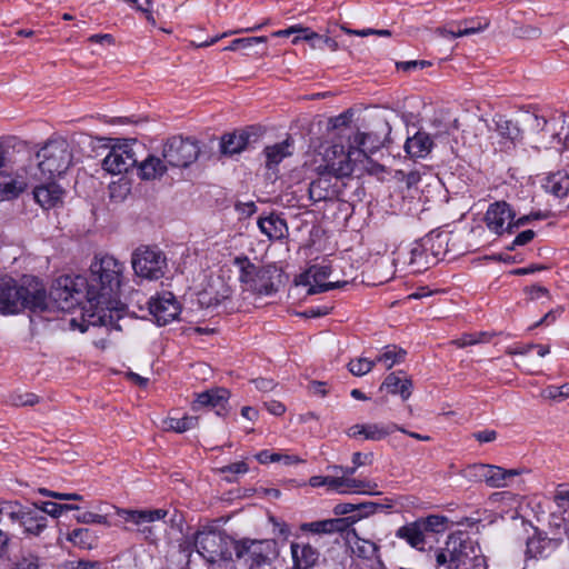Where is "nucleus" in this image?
<instances>
[{"label":"nucleus","instance_id":"f257e3e1","mask_svg":"<svg viewBox=\"0 0 569 569\" xmlns=\"http://www.w3.org/2000/svg\"><path fill=\"white\" fill-rule=\"evenodd\" d=\"M123 270V263L112 256L96 257L86 278V300L97 308H117Z\"/></svg>","mask_w":569,"mask_h":569},{"label":"nucleus","instance_id":"f03ea898","mask_svg":"<svg viewBox=\"0 0 569 569\" xmlns=\"http://www.w3.org/2000/svg\"><path fill=\"white\" fill-rule=\"evenodd\" d=\"M49 308L44 284L34 277H23L18 284L12 279L0 280V313L13 315L28 309L42 313Z\"/></svg>","mask_w":569,"mask_h":569},{"label":"nucleus","instance_id":"7ed1b4c3","mask_svg":"<svg viewBox=\"0 0 569 569\" xmlns=\"http://www.w3.org/2000/svg\"><path fill=\"white\" fill-rule=\"evenodd\" d=\"M437 567L446 569H486L480 547L471 538L450 536L445 548L436 553Z\"/></svg>","mask_w":569,"mask_h":569},{"label":"nucleus","instance_id":"20e7f679","mask_svg":"<svg viewBox=\"0 0 569 569\" xmlns=\"http://www.w3.org/2000/svg\"><path fill=\"white\" fill-rule=\"evenodd\" d=\"M233 263L239 269L243 290L258 296H270L277 291L280 274L274 266H256L246 256L236 257Z\"/></svg>","mask_w":569,"mask_h":569},{"label":"nucleus","instance_id":"39448f33","mask_svg":"<svg viewBox=\"0 0 569 569\" xmlns=\"http://www.w3.org/2000/svg\"><path fill=\"white\" fill-rule=\"evenodd\" d=\"M37 160L39 179L52 180L61 177L71 167L72 148L63 138L51 139L37 152Z\"/></svg>","mask_w":569,"mask_h":569},{"label":"nucleus","instance_id":"423d86ee","mask_svg":"<svg viewBox=\"0 0 569 569\" xmlns=\"http://www.w3.org/2000/svg\"><path fill=\"white\" fill-rule=\"evenodd\" d=\"M86 277L61 276L52 284L50 296H47L49 308L70 311L86 299Z\"/></svg>","mask_w":569,"mask_h":569},{"label":"nucleus","instance_id":"0eeeda50","mask_svg":"<svg viewBox=\"0 0 569 569\" xmlns=\"http://www.w3.org/2000/svg\"><path fill=\"white\" fill-rule=\"evenodd\" d=\"M8 527H18L27 536H40L48 527V518L43 516V511L39 506H23L18 501L10 500L7 508Z\"/></svg>","mask_w":569,"mask_h":569},{"label":"nucleus","instance_id":"6e6552de","mask_svg":"<svg viewBox=\"0 0 569 569\" xmlns=\"http://www.w3.org/2000/svg\"><path fill=\"white\" fill-rule=\"evenodd\" d=\"M131 263L138 277L158 280L164 276L167 258L158 248L142 246L133 251Z\"/></svg>","mask_w":569,"mask_h":569},{"label":"nucleus","instance_id":"1a4fd4ad","mask_svg":"<svg viewBox=\"0 0 569 569\" xmlns=\"http://www.w3.org/2000/svg\"><path fill=\"white\" fill-rule=\"evenodd\" d=\"M200 149L196 141L172 137L163 144L161 156L169 167L186 168L197 160Z\"/></svg>","mask_w":569,"mask_h":569},{"label":"nucleus","instance_id":"9d476101","mask_svg":"<svg viewBox=\"0 0 569 569\" xmlns=\"http://www.w3.org/2000/svg\"><path fill=\"white\" fill-rule=\"evenodd\" d=\"M325 171L337 178L349 177L361 160L352 154V148L348 143V150L342 144H332L323 153Z\"/></svg>","mask_w":569,"mask_h":569},{"label":"nucleus","instance_id":"9b49d317","mask_svg":"<svg viewBox=\"0 0 569 569\" xmlns=\"http://www.w3.org/2000/svg\"><path fill=\"white\" fill-rule=\"evenodd\" d=\"M227 543V538L217 530L198 531L194 537L198 553L208 562L224 559L229 553Z\"/></svg>","mask_w":569,"mask_h":569},{"label":"nucleus","instance_id":"f8f14e48","mask_svg":"<svg viewBox=\"0 0 569 569\" xmlns=\"http://www.w3.org/2000/svg\"><path fill=\"white\" fill-rule=\"evenodd\" d=\"M137 162L133 146L122 142L111 147L108 154L103 158L101 167L106 172L117 176L128 172Z\"/></svg>","mask_w":569,"mask_h":569},{"label":"nucleus","instance_id":"ddd939ff","mask_svg":"<svg viewBox=\"0 0 569 569\" xmlns=\"http://www.w3.org/2000/svg\"><path fill=\"white\" fill-rule=\"evenodd\" d=\"M117 516L121 517L124 521L131 522L138 527L147 539L154 536L153 528L150 526L156 521L164 519L168 515L166 509H123L116 508Z\"/></svg>","mask_w":569,"mask_h":569},{"label":"nucleus","instance_id":"4468645a","mask_svg":"<svg viewBox=\"0 0 569 569\" xmlns=\"http://www.w3.org/2000/svg\"><path fill=\"white\" fill-rule=\"evenodd\" d=\"M516 213L506 201L491 203L485 214L487 228L497 236L513 232V218Z\"/></svg>","mask_w":569,"mask_h":569},{"label":"nucleus","instance_id":"2eb2a0df","mask_svg":"<svg viewBox=\"0 0 569 569\" xmlns=\"http://www.w3.org/2000/svg\"><path fill=\"white\" fill-rule=\"evenodd\" d=\"M150 315L154 318L159 326H166L177 319L181 308L176 297L171 292H162L157 297H152L148 301Z\"/></svg>","mask_w":569,"mask_h":569},{"label":"nucleus","instance_id":"dca6fc26","mask_svg":"<svg viewBox=\"0 0 569 569\" xmlns=\"http://www.w3.org/2000/svg\"><path fill=\"white\" fill-rule=\"evenodd\" d=\"M331 273L330 266H311L306 273L301 277L302 283L308 286L307 293L308 295H317L320 292H326L336 288H341L346 286L347 281H331L326 282Z\"/></svg>","mask_w":569,"mask_h":569},{"label":"nucleus","instance_id":"f3484780","mask_svg":"<svg viewBox=\"0 0 569 569\" xmlns=\"http://www.w3.org/2000/svg\"><path fill=\"white\" fill-rule=\"evenodd\" d=\"M393 431L406 432V429L397 423H356L348 429L347 435L350 438L362 437L365 440L379 441Z\"/></svg>","mask_w":569,"mask_h":569},{"label":"nucleus","instance_id":"a211bd4d","mask_svg":"<svg viewBox=\"0 0 569 569\" xmlns=\"http://www.w3.org/2000/svg\"><path fill=\"white\" fill-rule=\"evenodd\" d=\"M347 138L348 143L352 148V154H356L362 163L368 160L369 153H373L383 143L378 134L358 130L347 134Z\"/></svg>","mask_w":569,"mask_h":569},{"label":"nucleus","instance_id":"6ab92c4d","mask_svg":"<svg viewBox=\"0 0 569 569\" xmlns=\"http://www.w3.org/2000/svg\"><path fill=\"white\" fill-rule=\"evenodd\" d=\"M292 568L311 569L319 560V551L310 543L292 542L290 546Z\"/></svg>","mask_w":569,"mask_h":569},{"label":"nucleus","instance_id":"aec40b11","mask_svg":"<svg viewBox=\"0 0 569 569\" xmlns=\"http://www.w3.org/2000/svg\"><path fill=\"white\" fill-rule=\"evenodd\" d=\"M64 191L56 182L38 186L33 190L36 201L43 208H54L62 202Z\"/></svg>","mask_w":569,"mask_h":569},{"label":"nucleus","instance_id":"412c9836","mask_svg":"<svg viewBox=\"0 0 569 569\" xmlns=\"http://www.w3.org/2000/svg\"><path fill=\"white\" fill-rule=\"evenodd\" d=\"M560 542L559 539L537 533L528 539L526 552L530 558H548L558 549Z\"/></svg>","mask_w":569,"mask_h":569},{"label":"nucleus","instance_id":"4be33fe9","mask_svg":"<svg viewBox=\"0 0 569 569\" xmlns=\"http://www.w3.org/2000/svg\"><path fill=\"white\" fill-rule=\"evenodd\" d=\"M433 148V140L429 133L418 131L409 137L405 143V150L411 158H426Z\"/></svg>","mask_w":569,"mask_h":569},{"label":"nucleus","instance_id":"5701e85b","mask_svg":"<svg viewBox=\"0 0 569 569\" xmlns=\"http://www.w3.org/2000/svg\"><path fill=\"white\" fill-rule=\"evenodd\" d=\"M488 23L486 22L482 24L481 22L476 21H460L458 23H450L445 27L437 28L436 33H438L441 37H449V38H459L463 36H470L475 34L481 30H483Z\"/></svg>","mask_w":569,"mask_h":569},{"label":"nucleus","instance_id":"b1692460","mask_svg":"<svg viewBox=\"0 0 569 569\" xmlns=\"http://www.w3.org/2000/svg\"><path fill=\"white\" fill-rule=\"evenodd\" d=\"M347 541L352 553L358 558L367 560L377 558V545L371 540L360 538L355 529H351L347 532Z\"/></svg>","mask_w":569,"mask_h":569},{"label":"nucleus","instance_id":"393cba45","mask_svg":"<svg viewBox=\"0 0 569 569\" xmlns=\"http://www.w3.org/2000/svg\"><path fill=\"white\" fill-rule=\"evenodd\" d=\"M258 227L270 240L283 239L288 233L286 220L274 213L264 218H259Z\"/></svg>","mask_w":569,"mask_h":569},{"label":"nucleus","instance_id":"a878e982","mask_svg":"<svg viewBox=\"0 0 569 569\" xmlns=\"http://www.w3.org/2000/svg\"><path fill=\"white\" fill-rule=\"evenodd\" d=\"M520 473L517 469H503L495 465H486L483 482L490 488H502Z\"/></svg>","mask_w":569,"mask_h":569},{"label":"nucleus","instance_id":"bb28decb","mask_svg":"<svg viewBox=\"0 0 569 569\" xmlns=\"http://www.w3.org/2000/svg\"><path fill=\"white\" fill-rule=\"evenodd\" d=\"M382 387L389 393L400 395L403 400H407L411 396L412 382L402 371H397L386 377Z\"/></svg>","mask_w":569,"mask_h":569},{"label":"nucleus","instance_id":"cd10ccee","mask_svg":"<svg viewBox=\"0 0 569 569\" xmlns=\"http://www.w3.org/2000/svg\"><path fill=\"white\" fill-rule=\"evenodd\" d=\"M396 536L406 540L412 548L418 550H423L425 548L427 535L422 529V525H420L419 520L400 527L397 530Z\"/></svg>","mask_w":569,"mask_h":569},{"label":"nucleus","instance_id":"c85d7f7f","mask_svg":"<svg viewBox=\"0 0 569 569\" xmlns=\"http://www.w3.org/2000/svg\"><path fill=\"white\" fill-rule=\"evenodd\" d=\"M266 167L268 170H277L278 164L286 158L292 156V143L290 139L282 142L267 146L263 150Z\"/></svg>","mask_w":569,"mask_h":569},{"label":"nucleus","instance_id":"c756f323","mask_svg":"<svg viewBox=\"0 0 569 569\" xmlns=\"http://www.w3.org/2000/svg\"><path fill=\"white\" fill-rule=\"evenodd\" d=\"M229 391L224 388H214L197 395L193 409L199 407L224 408L229 399Z\"/></svg>","mask_w":569,"mask_h":569},{"label":"nucleus","instance_id":"7c9ffc66","mask_svg":"<svg viewBox=\"0 0 569 569\" xmlns=\"http://www.w3.org/2000/svg\"><path fill=\"white\" fill-rule=\"evenodd\" d=\"M249 132L244 130L222 136L220 141L221 153L226 156L240 153L247 148L249 143Z\"/></svg>","mask_w":569,"mask_h":569},{"label":"nucleus","instance_id":"2f4dec72","mask_svg":"<svg viewBox=\"0 0 569 569\" xmlns=\"http://www.w3.org/2000/svg\"><path fill=\"white\" fill-rule=\"evenodd\" d=\"M168 166L163 158L149 156L138 167L139 177L142 180L158 179L167 172Z\"/></svg>","mask_w":569,"mask_h":569},{"label":"nucleus","instance_id":"473e14b6","mask_svg":"<svg viewBox=\"0 0 569 569\" xmlns=\"http://www.w3.org/2000/svg\"><path fill=\"white\" fill-rule=\"evenodd\" d=\"M495 131L499 134L501 139L506 142H510L515 144L522 138V131L519 128L518 123L512 121L511 119H507L503 116H496L493 118Z\"/></svg>","mask_w":569,"mask_h":569},{"label":"nucleus","instance_id":"72a5a7b5","mask_svg":"<svg viewBox=\"0 0 569 569\" xmlns=\"http://www.w3.org/2000/svg\"><path fill=\"white\" fill-rule=\"evenodd\" d=\"M66 539L74 547L91 550L98 546L99 536L89 528H76L67 533Z\"/></svg>","mask_w":569,"mask_h":569},{"label":"nucleus","instance_id":"f704fd0d","mask_svg":"<svg viewBox=\"0 0 569 569\" xmlns=\"http://www.w3.org/2000/svg\"><path fill=\"white\" fill-rule=\"evenodd\" d=\"M24 188V181L18 180L6 171H0V200L17 197Z\"/></svg>","mask_w":569,"mask_h":569},{"label":"nucleus","instance_id":"c9c22d12","mask_svg":"<svg viewBox=\"0 0 569 569\" xmlns=\"http://www.w3.org/2000/svg\"><path fill=\"white\" fill-rule=\"evenodd\" d=\"M345 519H327L305 522L300 526L302 531L311 533H332L342 529Z\"/></svg>","mask_w":569,"mask_h":569},{"label":"nucleus","instance_id":"e433bc0d","mask_svg":"<svg viewBox=\"0 0 569 569\" xmlns=\"http://www.w3.org/2000/svg\"><path fill=\"white\" fill-rule=\"evenodd\" d=\"M543 187L547 192L563 198L569 193V177L562 172L552 173L547 177Z\"/></svg>","mask_w":569,"mask_h":569},{"label":"nucleus","instance_id":"4c0bfd02","mask_svg":"<svg viewBox=\"0 0 569 569\" xmlns=\"http://www.w3.org/2000/svg\"><path fill=\"white\" fill-rule=\"evenodd\" d=\"M376 488L377 483L349 477H342L341 493L378 495L379 492L376 490Z\"/></svg>","mask_w":569,"mask_h":569},{"label":"nucleus","instance_id":"58836bf2","mask_svg":"<svg viewBox=\"0 0 569 569\" xmlns=\"http://www.w3.org/2000/svg\"><path fill=\"white\" fill-rule=\"evenodd\" d=\"M406 355V350L397 346H387L376 357V363H381L386 369H391L395 365L402 362Z\"/></svg>","mask_w":569,"mask_h":569},{"label":"nucleus","instance_id":"ea45409f","mask_svg":"<svg viewBox=\"0 0 569 569\" xmlns=\"http://www.w3.org/2000/svg\"><path fill=\"white\" fill-rule=\"evenodd\" d=\"M198 426V418L193 416H183L181 418L169 417L163 420V429L167 431H174L178 433L186 432Z\"/></svg>","mask_w":569,"mask_h":569},{"label":"nucleus","instance_id":"a19ab883","mask_svg":"<svg viewBox=\"0 0 569 569\" xmlns=\"http://www.w3.org/2000/svg\"><path fill=\"white\" fill-rule=\"evenodd\" d=\"M427 252L421 244H413L408 252L406 263L411 268V272L418 273L428 268Z\"/></svg>","mask_w":569,"mask_h":569},{"label":"nucleus","instance_id":"79ce46f5","mask_svg":"<svg viewBox=\"0 0 569 569\" xmlns=\"http://www.w3.org/2000/svg\"><path fill=\"white\" fill-rule=\"evenodd\" d=\"M260 463L269 462H282L286 466L297 465L303 460L296 455H287L280 452H271L269 450H262L256 456Z\"/></svg>","mask_w":569,"mask_h":569},{"label":"nucleus","instance_id":"37998d69","mask_svg":"<svg viewBox=\"0 0 569 569\" xmlns=\"http://www.w3.org/2000/svg\"><path fill=\"white\" fill-rule=\"evenodd\" d=\"M262 546L263 542L252 545V549L250 550L251 562L249 569H272L271 560L263 553Z\"/></svg>","mask_w":569,"mask_h":569},{"label":"nucleus","instance_id":"c03bdc74","mask_svg":"<svg viewBox=\"0 0 569 569\" xmlns=\"http://www.w3.org/2000/svg\"><path fill=\"white\" fill-rule=\"evenodd\" d=\"M329 180L323 178H319L312 181L309 186L310 199L315 202H318L330 198L332 192L329 189Z\"/></svg>","mask_w":569,"mask_h":569},{"label":"nucleus","instance_id":"a18cd8bd","mask_svg":"<svg viewBox=\"0 0 569 569\" xmlns=\"http://www.w3.org/2000/svg\"><path fill=\"white\" fill-rule=\"evenodd\" d=\"M540 397L545 400L562 401L569 398V382L561 386H548L541 390Z\"/></svg>","mask_w":569,"mask_h":569},{"label":"nucleus","instance_id":"49530a36","mask_svg":"<svg viewBox=\"0 0 569 569\" xmlns=\"http://www.w3.org/2000/svg\"><path fill=\"white\" fill-rule=\"evenodd\" d=\"M248 470L249 467L244 461H237L218 469L220 473L227 475L224 479L229 482L236 481L237 476L244 475L248 472Z\"/></svg>","mask_w":569,"mask_h":569},{"label":"nucleus","instance_id":"de8ad7c7","mask_svg":"<svg viewBox=\"0 0 569 569\" xmlns=\"http://www.w3.org/2000/svg\"><path fill=\"white\" fill-rule=\"evenodd\" d=\"M375 365H376V359L369 360L367 358H358V359L351 360L348 363V368H349V371L353 376L361 377V376H365L368 372H370Z\"/></svg>","mask_w":569,"mask_h":569},{"label":"nucleus","instance_id":"09e8293b","mask_svg":"<svg viewBox=\"0 0 569 569\" xmlns=\"http://www.w3.org/2000/svg\"><path fill=\"white\" fill-rule=\"evenodd\" d=\"M426 535L429 532H440L446 528V518L441 516H429L418 519Z\"/></svg>","mask_w":569,"mask_h":569},{"label":"nucleus","instance_id":"8fccbe9b","mask_svg":"<svg viewBox=\"0 0 569 569\" xmlns=\"http://www.w3.org/2000/svg\"><path fill=\"white\" fill-rule=\"evenodd\" d=\"M39 509L43 511V516L49 515L51 517L58 518L63 511L79 510V507L74 505H60L51 501H46L41 506H39Z\"/></svg>","mask_w":569,"mask_h":569},{"label":"nucleus","instance_id":"3c124183","mask_svg":"<svg viewBox=\"0 0 569 569\" xmlns=\"http://www.w3.org/2000/svg\"><path fill=\"white\" fill-rule=\"evenodd\" d=\"M267 42V38L263 36L260 37H248V38H238L230 42L228 47L224 48V50L228 51H236L238 49H246L250 48L253 44L257 43H264Z\"/></svg>","mask_w":569,"mask_h":569},{"label":"nucleus","instance_id":"603ef678","mask_svg":"<svg viewBox=\"0 0 569 569\" xmlns=\"http://www.w3.org/2000/svg\"><path fill=\"white\" fill-rule=\"evenodd\" d=\"M553 501L557 507L562 510V513L566 515L569 512V486L568 485H559L555 496Z\"/></svg>","mask_w":569,"mask_h":569},{"label":"nucleus","instance_id":"864d4df0","mask_svg":"<svg viewBox=\"0 0 569 569\" xmlns=\"http://www.w3.org/2000/svg\"><path fill=\"white\" fill-rule=\"evenodd\" d=\"M76 520L79 523L84 525H91V523H98V525H104L109 526L108 517L106 515H99L91 511H84L76 516Z\"/></svg>","mask_w":569,"mask_h":569},{"label":"nucleus","instance_id":"5fc2aeb1","mask_svg":"<svg viewBox=\"0 0 569 569\" xmlns=\"http://www.w3.org/2000/svg\"><path fill=\"white\" fill-rule=\"evenodd\" d=\"M485 470H486V463H473V465H469L463 470L462 475L465 478H467L470 481L483 482V479L486 478Z\"/></svg>","mask_w":569,"mask_h":569},{"label":"nucleus","instance_id":"6e6d98bb","mask_svg":"<svg viewBox=\"0 0 569 569\" xmlns=\"http://www.w3.org/2000/svg\"><path fill=\"white\" fill-rule=\"evenodd\" d=\"M10 402L13 406H34L39 402V397L32 392H16L10 396Z\"/></svg>","mask_w":569,"mask_h":569},{"label":"nucleus","instance_id":"4d7b16f0","mask_svg":"<svg viewBox=\"0 0 569 569\" xmlns=\"http://www.w3.org/2000/svg\"><path fill=\"white\" fill-rule=\"evenodd\" d=\"M323 38H325L323 36H320V34L311 31L308 28H300V36H298L293 40V43H296L299 39H305L310 42L312 48L323 49V46H322Z\"/></svg>","mask_w":569,"mask_h":569},{"label":"nucleus","instance_id":"13d9d810","mask_svg":"<svg viewBox=\"0 0 569 569\" xmlns=\"http://www.w3.org/2000/svg\"><path fill=\"white\" fill-rule=\"evenodd\" d=\"M14 569H41V562L39 557L29 553L16 562Z\"/></svg>","mask_w":569,"mask_h":569},{"label":"nucleus","instance_id":"bf43d9fd","mask_svg":"<svg viewBox=\"0 0 569 569\" xmlns=\"http://www.w3.org/2000/svg\"><path fill=\"white\" fill-rule=\"evenodd\" d=\"M38 491L42 496L51 497V498L59 499V500H77V501L82 500V496H80L78 493H62V492L51 491L46 488H39Z\"/></svg>","mask_w":569,"mask_h":569},{"label":"nucleus","instance_id":"052dcab7","mask_svg":"<svg viewBox=\"0 0 569 569\" xmlns=\"http://www.w3.org/2000/svg\"><path fill=\"white\" fill-rule=\"evenodd\" d=\"M341 30L346 32L347 34H356L360 37H367L369 34H378V36H385L389 37L391 33L389 30L382 29V30H376V29H362V30H352L347 27H341Z\"/></svg>","mask_w":569,"mask_h":569},{"label":"nucleus","instance_id":"680f3d73","mask_svg":"<svg viewBox=\"0 0 569 569\" xmlns=\"http://www.w3.org/2000/svg\"><path fill=\"white\" fill-rule=\"evenodd\" d=\"M63 569H106L100 562L96 561H71L64 565Z\"/></svg>","mask_w":569,"mask_h":569},{"label":"nucleus","instance_id":"e2e57ef3","mask_svg":"<svg viewBox=\"0 0 569 569\" xmlns=\"http://www.w3.org/2000/svg\"><path fill=\"white\" fill-rule=\"evenodd\" d=\"M525 292L528 295L530 300H537L542 297H547V298L549 297V290L547 288H545L542 286H538V284L527 287L525 289Z\"/></svg>","mask_w":569,"mask_h":569},{"label":"nucleus","instance_id":"0e129e2a","mask_svg":"<svg viewBox=\"0 0 569 569\" xmlns=\"http://www.w3.org/2000/svg\"><path fill=\"white\" fill-rule=\"evenodd\" d=\"M332 310L330 306L311 307L303 311V316L307 318H319L327 316Z\"/></svg>","mask_w":569,"mask_h":569},{"label":"nucleus","instance_id":"69168bd1","mask_svg":"<svg viewBox=\"0 0 569 569\" xmlns=\"http://www.w3.org/2000/svg\"><path fill=\"white\" fill-rule=\"evenodd\" d=\"M428 66H430V62L426 61V60H419V61L411 60V61H402V62H398L397 63V68L401 69L403 71H410V70L416 69L418 67L423 69V68H426Z\"/></svg>","mask_w":569,"mask_h":569},{"label":"nucleus","instance_id":"338daca9","mask_svg":"<svg viewBox=\"0 0 569 569\" xmlns=\"http://www.w3.org/2000/svg\"><path fill=\"white\" fill-rule=\"evenodd\" d=\"M473 438L481 443L491 442L497 439V432L495 430H481L473 433Z\"/></svg>","mask_w":569,"mask_h":569},{"label":"nucleus","instance_id":"774afa93","mask_svg":"<svg viewBox=\"0 0 569 569\" xmlns=\"http://www.w3.org/2000/svg\"><path fill=\"white\" fill-rule=\"evenodd\" d=\"M535 238V231L533 230H525L522 232H520L519 234H517V237L515 238L513 242H512V246H525L527 243H529L532 239Z\"/></svg>","mask_w":569,"mask_h":569}]
</instances>
